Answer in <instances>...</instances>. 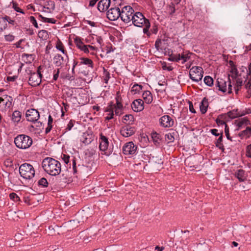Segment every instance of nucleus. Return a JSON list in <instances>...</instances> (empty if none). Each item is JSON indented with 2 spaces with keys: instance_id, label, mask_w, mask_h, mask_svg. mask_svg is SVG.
Listing matches in <instances>:
<instances>
[{
  "instance_id": "obj_47",
  "label": "nucleus",
  "mask_w": 251,
  "mask_h": 251,
  "mask_svg": "<svg viewBox=\"0 0 251 251\" xmlns=\"http://www.w3.org/2000/svg\"><path fill=\"white\" fill-rule=\"evenodd\" d=\"M40 17L43 20V21L45 22L52 23V24H54L56 22V20H54V19L45 18V17L42 16L41 15H40Z\"/></svg>"
},
{
  "instance_id": "obj_6",
  "label": "nucleus",
  "mask_w": 251,
  "mask_h": 251,
  "mask_svg": "<svg viewBox=\"0 0 251 251\" xmlns=\"http://www.w3.org/2000/svg\"><path fill=\"white\" fill-rule=\"evenodd\" d=\"M203 73V69L201 67L194 66L190 70L189 76L192 80L198 82L201 80Z\"/></svg>"
},
{
  "instance_id": "obj_41",
  "label": "nucleus",
  "mask_w": 251,
  "mask_h": 251,
  "mask_svg": "<svg viewBox=\"0 0 251 251\" xmlns=\"http://www.w3.org/2000/svg\"><path fill=\"white\" fill-rule=\"evenodd\" d=\"M142 86L138 84H135L131 88V92H134V94L138 93L142 90Z\"/></svg>"
},
{
  "instance_id": "obj_43",
  "label": "nucleus",
  "mask_w": 251,
  "mask_h": 251,
  "mask_svg": "<svg viewBox=\"0 0 251 251\" xmlns=\"http://www.w3.org/2000/svg\"><path fill=\"white\" fill-rule=\"evenodd\" d=\"M151 25L149 21H147L146 23L144 25V28H143V33L144 34H146L147 35H149V30L150 27Z\"/></svg>"
},
{
  "instance_id": "obj_63",
  "label": "nucleus",
  "mask_w": 251,
  "mask_h": 251,
  "mask_svg": "<svg viewBox=\"0 0 251 251\" xmlns=\"http://www.w3.org/2000/svg\"><path fill=\"white\" fill-rule=\"evenodd\" d=\"M73 126L74 124L72 121H70L67 125V129L68 130H70Z\"/></svg>"
},
{
  "instance_id": "obj_14",
  "label": "nucleus",
  "mask_w": 251,
  "mask_h": 251,
  "mask_svg": "<svg viewBox=\"0 0 251 251\" xmlns=\"http://www.w3.org/2000/svg\"><path fill=\"white\" fill-rule=\"evenodd\" d=\"M131 106L135 112H140L144 109V102L141 99L135 100L132 102Z\"/></svg>"
},
{
  "instance_id": "obj_8",
  "label": "nucleus",
  "mask_w": 251,
  "mask_h": 251,
  "mask_svg": "<svg viewBox=\"0 0 251 251\" xmlns=\"http://www.w3.org/2000/svg\"><path fill=\"white\" fill-rule=\"evenodd\" d=\"M40 67L38 68L37 72H33L30 74L28 79V83L33 87L38 86L41 82L42 75L40 72Z\"/></svg>"
},
{
  "instance_id": "obj_27",
  "label": "nucleus",
  "mask_w": 251,
  "mask_h": 251,
  "mask_svg": "<svg viewBox=\"0 0 251 251\" xmlns=\"http://www.w3.org/2000/svg\"><path fill=\"white\" fill-rule=\"evenodd\" d=\"M80 60L81 61L80 63V64L87 65L92 68L93 67V62L91 59L88 58L82 57L80 58Z\"/></svg>"
},
{
  "instance_id": "obj_3",
  "label": "nucleus",
  "mask_w": 251,
  "mask_h": 251,
  "mask_svg": "<svg viewBox=\"0 0 251 251\" xmlns=\"http://www.w3.org/2000/svg\"><path fill=\"white\" fill-rule=\"evenodd\" d=\"M19 173L22 177L30 179L35 175V170L33 166L28 163L22 164L19 167Z\"/></svg>"
},
{
  "instance_id": "obj_37",
  "label": "nucleus",
  "mask_w": 251,
  "mask_h": 251,
  "mask_svg": "<svg viewBox=\"0 0 251 251\" xmlns=\"http://www.w3.org/2000/svg\"><path fill=\"white\" fill-rule=\"evenodd\" d=\"M38 36L40 38L45 40L48 36V32L45 30H41L38 32Z\"/></svg>"
},
{
  "instance_id": "obj_2",
  "label": "nucleus",
  "mask_w": 251,
  "mask_h": 251,
  "mask_svg": "<svg viewBox=\"0 0 251 251\" xmlns=\"http://www.w3.org/2000/svg\"><path fill=\"white\" fill-rule=\"evenodd\" d=\"M14 143L18 148L26 149L31 146L32 139L27 135L21 134L15 138Z\"/></svg>"
},
{
  "instance_id": "obj_39",
  "label": "nucleus",
  "mask_w": 251,
  "mask_h": 251,
  "mask_svg": "<svg viewBox=\"0 0 251 251\" xmlns=\"http://www.w3.org/2000/svg\"><path fill=\"white\" fill-rule=\"evenodd\" d=\"M179 57H180V53L176 54H172L170 55L168 60L171 61L178 62L180 61Z\"/></svg>"
},
{
  "instance_id": "obj_59",
  "label": "nucleus",
  "mask_w": 251,
  "mask_h": 251,
  "mask_svg": "<svg viewBox=\"0 0 251 251\" xmlns=\"http://www.w3.org/2000/svg\"><path fill=\"white\" fill-rule=\"evenodd\" d=\"M216 123L219 126L225 125L226 126V123L223 120L219 119H216Z\"/></svg>"
},
{
  "instance_id": "obj_25",
  "label": "nucleus",
  "mask_w": 251,
  "mask_h": 251,
  "mask_svg": "<svg viewBox=\"0 0 251 251\" xmlns=\"http://www.w3.org/2000/svg\"><path fill=\"white\" fill-rule=\"evenodd\" d=\"M22 114L19 111H15L12 114V120L15 123H18L21 120Z\"/></svg>"
},
{
  "instance_id": "obj_48",
  "label": "nucleus",
  "mask_w": 251,
  "mask_h": 251,
  "mask_svg": "<svg viewBox=\"0 0 251 251\" xmlns=\"http://www.w3.org/2000/svg\"><path fill=\"white\" fill-rule=\"evenodd\" d=\"M5 40L8 42H11L14 40V36L12 34H8L4 36Z\"/></svg>"
},
{
  "instance_id": "obj_56",
  "label": "nucleus",
  "mask_w": 251,
  "mask_h": 251,
  "mask_svg": "<svg viewBox=\"0 0 251 251\" xmlns=\"http://www.w3.org/2000/svg\"><path fill=\"white\" fill-rule=\"evenodd\" d=\"M4 18L6 19V20H7V23H8L9 24H11L12 25H15V21L11 19V18L9 17L5 16V17H4Z\"/></svg>"
},
{
  "instance_id": "obj_49",
  "label": "nucleus",
  "mask_w": 251,
  "mask_h": 251,
  "mask_svg": "<svg viewBox=\"0 0 251 251\" xmlns=\"http://www.w3.org/2000/svg\"><path fill=\"white\" fill-rule=\"evenodd\" d=\"M225 132L226 137L227 138V139H228L230 141H232L231 138L229 136V128H228L227 125H226V127L225 128Z\"/></svg>"
},
{
  "instance_id": "obj_64",
  "label": "nucleus",
  "mask_w": 251,
  "mask_h": 251,
  "mask_svg": "<svg viewBox=\"0 0 251 251\" xmlns=\"http://www.w3.org/2000/svg\"><path fill=\"white\" fill-rule=\"evenodd\" d=\"M246 89H250L251 88V79L249 80L248 83L245 85Z\"/></svg>"
},
{
  "instance_id": "obj_12",
  "label": "nucleus",
  "mask_w": 251,
  "mask_h": 251,
  "mask_svg": "<svg viewBox=\"0 0 251 251\" xmlns=\"http://www.w3.org/2000/svg\"><path fill=\"white\" fill-rule=\"evenodd\" d=\"M160 125L165 127H170L173 126L174 120L169 115H164L159 119Z\"/></svg>"
},
{
  "instance_id": "obj_62",
  "label": "nucleus",
  "mask_w": 251,
  "mask_h": 251,
  "mask_svg": "<svg viewBox=\"0 0 251 251\" xmlns=\"http://www.w3.org/2000/svg\"><path fill=\"white\" fill-rule=\"evenodd\" d=\"M210 131L211 133L216 136H218L220 135V133H218V130L217 129H212Z\"/></svg>"
},
{
  "instance_id": "obj_21",
  "label": "nucleus",
  "mask_w": 251,
  "mask_h": 251,
  "mask_svg": "<svg viewBox=\"0 0 251 251\" xmlns=\"http://www.w3.org/2000/svg\"><path fill=\"white\" fill-rule=\"evenodd\" d=\"M87 218V214L84 211L78 212L76 215V220L78 223H84Z\"/></svg>"
},
{
  "instance_id": "obj_31",
  "label": "nucleus",
  "mask_w": 251,
  "mask_h": 251,
  "mask_svg": "<svg viewBox=\"0 0 251 251\" xmlns=\"http://www.w3.org/2000/svg\"><path fill=\"white\" fill-rule=\"evenodd\" d=\"M53 123V118L50 115H49L48 118V126L46 127L45 129L46 134L49 133L51 129H52V124Z\"/></svg>"
},
{
  "instance_id": "obj_29",
  "label": "nucleus",
  "mask_w": 251,
  "mask_h": 251,
  "mask_svg": "<svg viewBox=\"0 0 251 251\" xmlns=\"http://www.w3.org/2000/svg\"><path fill=\"white\" fill-rule=\"evenodd\" d=\"M250 124V121L247 118H241L239 120L237 126L239 127H241L243 126H248Z\"/></svg>"
},
{
  "instance_id": "obj_44",
  "label": "nucleus",
  "mask_w": 251,
  "mask_h": 251,
  "mask_svg": "<svg viewBox=\"0 0 251 251\" xmlns=\"http://www.w3.org/2000/svg\"><path fill=\"white\" fill-rule=\"evenodd\" d=\"M230 73L232 74V75H229L230 76H231L233 79L236 78L238 72L235 67H233L231 68Z\"/></svg>"
},
{
  "instance_id": "obj_54",
  "label": "nucleus",
  "mask_w": 251,
  "mask_h": 251,
  "mask_svg": "<svg viewBox=\"0 0 251 251\" xmlns=\"http://www.w3.org/2000/svg\"><path fill=\"white\" fill-rule=\"evenodd\" d=\"M60 71L59 69H57V70H54V74L53 75V80H56L58 77Z\"/></svg>"
},
{
  "instance_id": "obj_16",
  "label": "nucleus",
  "mask_w": 251,
  "mask_h": 251,
  "mask_svg": "<svg viewBox=\"0 0 251 251\" xmlns=\"http://www.w3.org/2000/svg\"><path fill=\"white\" fill-rule=\"evenodd\" d=\"M235 176L240 182H244L247 179L248 174L242 169H239L235 173Z\"/></svg>"
},
{
  "instance_id": "obj_4",
  "label": "nucleus",
  "mask_w": 251,
  "mask_h": 251,
  "mask_svg": "<svg viewBox=\"0 0 251 251\" xmlns=\"http://www.w3.org/2000/svg\"><path fill=\"white\" fill-rule=\"evenodd\" d=\"M230 75H228V77L227 78V81L223 78H218L217 80L216 86L219 88V90L223 92H226L227 91L228 94H230L232 92V85L231 83L229 78Z\"/></svg>"
},
{
  "instance_id": "obj_26",
  "label": "nucleus",
  "mask_w": 251,
  "mask_h": 251,
  "mask_svg": "<svg viewBox=\"0 0 251 251\" xmlns=\"http://www.w3.org/2000/svg\"><path fill=\"white\" fill-rule=\"evenodd\" d=\"M191 53L188 51H183V52L180 54V60H182V63L186 62L190 58V54Z\"/></svg>"
},
{
  "instance_id": "obj_42",
  "label": "nucleus",
  "mask_w": 251,
  "mask_h": 251,
  "mask_svg": "<svg viewBox=\"0 0 251 251\" xmlns=\"http://www.w3.org/2000/svg\"><path fill=\"white\" fill-rule=\"evenodd\" d=\"M38 185L40 186L46 187L48 185V182L46 178L42 177L38 182Z\"/></svg>"
},
{
  "instance_id": "obj_30",
  "label": "nucleus",
  "mask_w": 251,
  "mask_h": 251,
  "mask_svg": "<svg viewBox=\"0 0 251 251\" xmlns=\"http://www.w3.org/2000/svg\"><path fill=\"white\" fill-rule=\"evenodd\" d=\"M166 10L170 16H173L176 11L174 3L173 2H171L170 4L167 5Z\"/></svg>"
},
{
  "instance_id": "obj_13",
  "label": "nucleus",
  "mask_w": 251,
  "mask_h": 251,
  "mask_svg": "<svg viewBox=\"0 0 251 251\" xmlns=\"http://www.w3.org/2000/svg\"><path fill=\"white\" fill-rule=\"evenodd\" d=\"M135 131L134 127L129 126H126L121 128L120 133L124 137H128L134 134Z\"/></svg>"
},
{
  "instance_id": "obj_57",
  "label": "nucleus",
  "mask_w": 251,
  "mask_h": 251,
  "mask_svg": "<svg viewBox=\"0 0 251 251\" xmlns=\"http://www.w3.org/2000/svg\"><path fill=\"white\" fill-rule=\"evenodd\" d=\"M56 48L59 50L61 51V52L65 54V51L63 49V47L62 44H58L56 46Z\"/></svg>"
},
{
  "instance_id": "obj_20",
  "label": "nucleus",
  "mask_w": 251,
  "mask_h": 251,
  "mask_svg": "<svg viewBox=\"0 0 251 251\" xmlns=\"http://www.w3.org/2000/svg\"><path fill=\"white\" fill-rule=\"evenodd\" d=\"M54 63L57 66H60L66 62V59H64L60 54H56L53 58Z\"/></svg>"
},
{
  "instance_id": "obj_7",
  "label": "nucleus",
  "mask_w": 251,
  "mask_h": 251,
  "mask_svg": "<svg viewBox=\"0 0 251 251\" xmlns=\"http://www.w3.org/2000/svg\"><path fill=\"white\" fill-rule=\"evenodd\" d=\"M132 24L136 26L143 27L147 21H149L144 16L139 12H136L133 16L132 19Z\"/></svg>"
},
{
  "instance_id": "obj_55",
  "label": "nucleus",
  "mask_w": 251,
  "mask_h": 251,
  "mask_svg": "<svg viewBox=\"0 0 251 251\" xmlns=\"http://www.w3.org/2000/svg\"><path fill=\"white\" fill-rule=\"evenodd\" d=\"M246 133L247 134V138H250L251 137V126H247L246 128Z\"/></svg>"
},
{
  "instance_id": "obj_15",
  "label": "nucleus",
  "mask_w": 251,
  "mask_h": 251,
  "mask_svg": "<svg viewBox=\"0 0 251 251\" xmlns=\"http://www.w3.org/2000/svg\"><path fill=\"white\" fill-rule=\"evenodd\" d=\"M100 136L99 140L100 149L101 151H105L107 149L109 145L108 138L102 134H100Z\"/></svg>"
},
{
  "instance_id": "obj_23",
  "label": "nucleus",
  "mask_w": 251,
  "mask_h": 251,
  "mask_svg": "<svg viewBox=\"0 0 251 251\" xmlns=\"http://www.w3.org/2000/svg\"><path fill=\"white\" fill-rule=\"evenodd\" d=\"M208 106V100L204 98L201 101L200 106L201 111L202 114H204L206 112Z\"/></svg>"
},
{
  "instance_id": "obj_11",
  "label": "nucleus",
  "mask_w": 251,
  "mask_h": 251,
  "mask_svg": "<svg viewBox=\"0 0 251 251\" xmlns=\"http://www.w3.org/2000/svg\"><path fill=\"white\" fill-rule=\"evenodd\" d=\"M137 147L133 142L126 143L123 148V152L126 155L133 154L136 151Z\"/></svg>"
},
{
  "instance_id": "obj_46",
  "label": "nucleus",
  "mask_w": 251,
  "mask_h": 251,
  "mask_svg": "<svg viewBox=\"0 0 251 251\" xmlns=\"http://www.w3.org/2000/svg\"><path fill=\"white\" fill-rule=\"evenodd\" d=\"M74 42L77 48H80V46L83 44V43L81 41L80 38L76 37L74 39Z\"/></svg>"
},
{
  "instance_id": "obj_50",
  "label": "nucleus",
  "mask_w": 251,
  "mask_h": 251,
  "mask_svg": "<svg viewBox=\"0 0 251 251\" xmlns=\"http://www.w3.org/2000/svg\"><path fill=\"white\" fill-rule=\"evenodd\" d=\"M246 155L250 158H251V144L247 146Z\"/></svg>"
},
{
  "instance_id": "obj_18",
  "label": "nucleus",
  "mask_w": 251,
  "mask_h": 251,
  "mask_svg": "<svg viewBox=\"0 0 251 251\" xmlns=\"http://www.w3.org/2000/svg\"><path fill=\"white\" fill-rule=\"evenodd\" d=\"M113 107V110L115 109V114L117 115H120L122 114L123 105L122 103L119 101L118 98H116V103L115 104H112L111 103L108 106Z\"/></svg>"
},
{
  "instance_id": "obj_22",
  "label": "nucleus",
  "mask_w": 251,
  "mask_h": 251,
  "mask_svg": "<svg viewBox=\"0 0 251 251\" xmlns=\"http://www.w3.org/2000/svg\"><path fill=\"white\" fill-rule=\"evenodd\" d=\"M142 97L147 103H151L152 101V96L149 91H145L142 94Z\"/></svg>"
},
{
  "instance_id": "obj_40",
  "label": "nucleus",
  "mask_w": 251,
  "mask_h": 251,
  "mask_svg": "<svg viewBox=\"0 0 251 251\" xmlns=\"http://www.w3.org/2000/svg\"><path fill=\"white\" fill-rule=\"evenodd\" d=\"M204 82L208 86H211L213 84V78L210 76H206L204 78Z\"/></svg>"
},
{
  "instance_id": "obj_53",
  "label": "nucleus",
  "mask_w": 251,
  "mask_h": 251,
  "mask_svg": "<svg viewBox=\"0 0 251 251\" xmlns=\"http://www.w3.org/2000/svg\"><path fill=\"white\" fill-rule=\"evenodd\" d=\"M162 69L164 70H168L171 71L173 70V68L171 66H167L166 63L162 64Z\"/></svg>"
},
{
  "instance_id": "obj_33",
  "label": "nucleus",
  "mask_w": 251,
  "mask_h": 251,
  "mask_svg": "<svg viewBox=\"0 0 251 251\" xmlns=\"http://www.w3.org/2000/svg\"><path fill=\"white\" fill-rule=\"evenodd\" d=\"M223 141V135L222 133L221 134L220 136L219 137V138L217 139L216 143V146L218 148H219L220 149L224 151V147L222 143Z\"/></svg>"
},
{
  "instance_id": "obj_60",
  "label": "nucleus",
  "mask_w": 251,
  "mask_h": 251,
  "mask_svg": "<svg viewBox=\"0 0 251 251\" xmlns=\"http://www.w3.org/2000/svg\"><path fill=\"white\" fill-rule=\"evenodd\" d=\"M246 132V129L243 131H242L241 132H240L239 133V134H238L239 136L241 137L242 138H243L245 136L247 137V134Z\"/></svg>"
},
{
  "instance_id": "obj_58",
  "label": "nucleus",
  "mask_w": 251,
  "mask_h": 251,
  "mask_svg": "<svg viewBox=\"0 0 251 251\" xmlns=\"http://www.w3.org/2000/svg\"><path fill=\"white\" fill-rule=\"evenodd\" d=\"M189 110L192 113H195L196 112L194 108L192 102L189 101Z\"/></svg>"
},
{
  "instance_id": "obj_61",
  "label": "nucleus",
  "mask_w": 251,
  "mask_h": 251,
  "mask_svg": "<svg viewBox=\"0 0 251 251\" xmlns=\"http://www.w3.org/2000/svg\"><path fill=\"white\" fill-rule=\"evenodd\" d=\"M98 0H89V6H90V7L94 6Z\"/></svg>"
},
{
  "instance_id": "obj_9",
  "label": "nucleus",
  "mask_w": 251,
  "mask_h": 251,
  "mask_svg": "<svg viewBox=\"0 0 251 251\" xmlns=\"http://www.w3.org/2000/svg\"><path fill=\"white\" fill-rule=\"evenodd\" d=\"M107 18L111 21L117 20L121 15V10L119 7L111 8L106 13Z\"/></svg>"
},
{
  "instance_id": "obj_32",
  "label": "nucleus",
  "mask_w": 251,
  "mask_h": 251,
  "mask_svg": "<svg viewBox=\"0 0 251 251\" xmlns=\"http://www.w3.org/2000/svg\"><path fill=\"white\" fill-rule=\"evenodd\" d=\"M236 79V84L234 86V90L236 94H238V92L242 85V80L240 78Z\"/></svg>"
},
{
  "instance_id": "obj_35",
  "label": "nucleus",
  "mask_w": 251,
  "mask_h": 251,
  "mask_svg": "<svg viewBox=\"0 0 251 251\" xmlns=\"http://www.w3.org/2000/svg\"><path fill=\"white\" fill-rule=\"evenodd\" d=\"M12 6L16 12L25 14L24 11L19 7L18 4L16 2L12 1Z\"/></svg>"
},
{
  "instance_id": "obj_28",
  "label": "nucleus",
  "mask_w": 251,
  "mask_h": 251,
  "mask_svg": "<svg viewBox=\"0 0 251 251\" xmlns=\"http://www.w3.org/2000/svg\"><path fill=\"white\" fill-rule=\"evenodd\" d=\"M7 26V20L4 17H0V32L6 28Z\"/></svg>"
},
{
  "instance_id": "obj_51",
  "label": "nucleus",
  "mask_w": 251,
  "mask_h": 251,
  "mask_svg": "<svg viewBox=\"0 0 251 251\" xmlns=\"http://www.w3.org/2000/svg\"><path fill=\"white\" fill-rule=\"evenodd\" d=\"M30 21L34 25V26L35 27H36V28L38 27V24H37V23L36 22V20L35 18L33 16H30Z\"/></svg>"
},
{
  "instance_id": "obj_10",
  "label": "nucleus",
  "mask_w": 251,
  "mask_h": 251,
  "mask_svg": "<svg viewBox=\"0 0 251 251\" xmlns=\"http://www.w3.org/2000/svg\"><path fill=\"white\" fill-rule=\"evenodd\" d=\"M25 116L27 120L32 122H36L40 117L39 112L35 109H31L27 110Z\"/></svg>"
},
{
  "instance_id": "obj_19",
  "label": "nucleus",
  "mask_w": 251,
  "mask_h": 251,
  "mask_svg": "<svg viewBox=\"0 0 251 251\" xmlns=\"http://www.w3.org/2000/svg\"><path fill=\"white\" fill-rule=\"evenodd\" d=\"M54 2L51 0H48L46 1L44 6V10L46 12H51L54 10Z\"/></svg>"
},
{
  "instance_id": "obj_52",
  "label": "nucleus",
  "mask_w": 251,
  "mask_h": 251,
  "mask_svg": "<svg viewBox=\"0 0 251 251\" xmlns=\"http://www.w3.org/2000/svg\"><path fill=\"white\" fill-rule=\"evenodd\" d=\"M62 158L64 163L66 164H68L69 163L70 159V156L69 155L63 154Z\"/></svg>"
},
{
  "instance_id": "obj_24",
  "label": "nucleus",
  "mask_w": 251,
  "mask_h": 251,
  "mask_svg": "<svg viewBox=\"0 0 251 251\" xmlns=\"http://www.w3.org/2000/svg\"><path fill=\"white\" fill-rule=\"evenodd\" d=\"M151 136L154 144L156 146H158L160 144V141L161 140V135L156 132H153L151 134Z\"/></svg>"
},
{
  "instance_id": "obj_38",
  "label": "nucleus",
  "mask_w": 251,
  "mask_h": 251,
  "mask_svg": "<svg viewBox=\"0 0 251 251\" xmlns=\"http://www.w3.org/2000/svg\"><path fill=\"white\" fill-rule=\"evenodd\" d=\"M134 121V117L132 115H126L124 116L123 119V122L126 123L128 122V124H130V122H132Z\"/></svg>"
},
{
  "instance_id": "obj_45",
  "label": "nucleus",
  "mask_w": 251,
  "mask_h": 251,
  "mask_svg": "<svg viewBox=\"0 0 251 251\" xmlns=\"http://www.w3.org/2000/svg\"><path fill=\"white\" fill-rule=\"evenodd\" d=\"M9 198L14 201L17 202L20 201V198L15 193H12L9 194Z\"/></svg>"
},
{
  "instance_id": "obj_34",
  "label": "nucleus",
  "mask_w": 251,
  "mask_h": 251,
  "mask_svg": "<svg viewBox=\"0 0 251 251\" xmlns=\"http://www.w3.org/2000/svg\"><path fill=\"white\" fill-rule=\"evenodd\" d=\"M106 112H109V113L108 114V116H107L105 118L106 120H109L110 119H112L113 118L114 113H113V107L111 106H108L106 110Z\"/></svg>"
},
{
  "instance_id": "obj_1",
  "label": "nucleus",
  "mask_w": 251,
  "mask_h": 251,
  "mask_svg": "<svg viewBox=\"0 0 251 251\" xmlns=\"http://www.w3.org/2000/svg\"><path fill=\"white\" fill-rule=\"evenodd\" d=\"M60 163L52 158L47 157L42 162V167L44 171L51 176L58 175L61 172Z\"/></svg>"
},
{
  "instance_id": "obj_17",
  "label": "nucleus",
  "mask_w": 251,
  "mask_h": 251,
  "mask_svg": "<svg viewBox=\"0 0 251 251\" xmlns=\"http://www.w3.org/2000/svg\"><path fill=\"white\" fill-rule=\"evenodd\" d=\"M110 4V0H100L98 4V9L103 12L108 9Z\"/></svg>"
},
{
  "instance_id": "obj_36",
  "label": "nucleus",
  "mask_w": 251,
  "mask_h": 251,
  "mask_svg": "<svg viewBox=\"0 0 251 251\" xmlns=\"http://www.w3.org/2000/svg\"><path fill=\"white\" fill-rule=\"evenodd\" d=\"M175 132L169 133L165 135V140L168 141V143L173 142L175 139L174 138Z\"/></svg>"
},
{
  "instance_id": "obj_5",
  "label": "nucleus",
  "mask_w": 251,
  "mask_h": 251,
  "mask_svg": "<svg viewBox=\"0 0 251 251\" xmlns=\"http://www.w3.org/2000/svg\"><path fill=\"white\" fill-rule=\"evenodd\" d=\"M134 12V9L130 6H125L121 11L120 17L123 22L128 23L131 21Z\"/></svg>"
}]
</instances>
